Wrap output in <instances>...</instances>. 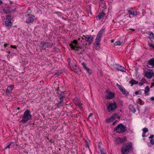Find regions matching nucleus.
Returning <instances> with one entry per match:
<instances>
[{"mask_svg":"<svg viewBox=\"0 0 154 154\" xmlns=\"http://www.w3.org/2000/svg\"><path fill=\"white\" fill-rule=\"evenodd\" d=\"M132 150V143L128 142L124 143L121 149V152L122 154H128Z\"/></svg>","mask_w":154,"mask_h":154,"instance_id":"obj_1","label":"nucleus"},{"mask_svg":"<svg viewBox=\"0 0 154 154\" xmlns=\"http://www.w3.org/2000/svg\"><path fill=\"white\" fill-rule=\"evenodd\" d=\"M13 17L11 14H8L6 16V18L5 25L7 28L9 30L12 27L13 22Z\"/></svg>","mask_w":154,"mask_h":154,"instance_id":"obj_2","label":"nucleus"},{"mask_svg":"<svg viewBox=\"0 0 154 154\" xmlns=\"http://www.w3.org/2000/svg\"><path fill=\"white\" fill-rule=\"evenodd\" d=\"M32 118V116L30 111L28 109H26L24 112L22 119L20 120V122L23 123H25L31 119Z\"/></svg>","mask_w":154,"mask_h":154,"instance_id":"obj_3","label":"nucleus"},{"mask_svg":"<svg viewBox=\"0 0 154 154\" xmlns=\"http://www.w3.org/2000/svg\"><path fill=\"white\" fill-rule=\"evenodd\" d=\"M127 130L126 127H125L122 123L119 124L114 129L115 131H116L117 132L121 133H124Z\"/></svg>","mask_w":154,"mask_h":154,"instance_id":"obj_4","label":"nucleus"},{"mask_svg":"<svg viewBox=\"0 0 154 154\" xmlns=\"http://www.w3.org/2000/svg\"><path fill=\"white\" fill-rule=\"evenodd\" d=\"M53 45L54 44L52 43L42 42L40 43L39 47L41 50H45L47 48H52Z\"/></svg>","mask_w":154,"mask_h":154,"instance_id":"obj_5","label":"nucleus"},{"mask_svg":"<svg viewBox=\"0 0 154 154\" xmlns=\"http://www.w3.org/2000/svg\"><path fill=\"white\" fill-rule=\"evenodd\" d=\"M113 101V103L109 104L107 106V109L109 112H112L114 111L117 107L116 103L114 100Z\"/></svg>","mask_w":154,"mask_h":154,"instance_id":"obj_6","label":"nucleus"},{"mask_svg":"<svg viewBox=\"0 0 154 154\" xmlns=\"http://www.w3.org/2000/svg\"><path fill=\"white\" fill-rule=\"evenodd\" d=\"M79 44L77 40H73V41L71 42L69 45L73 50H75L76 51L79 50V48H81L78 47Z\"/></svg>","mask_w":154,"mask_h":154,"instance_id":"obj_7","label":"nucleus"},{"mask_svg":"<svg viewBox=\"0 0 154 154\" xmlns=\"http://www.w3.org/2000/svg\"><path fill=\"white\" fill-rule=\"evenodd\" d=\"M102 36L97 35V37L95 39V41L94 43L95 49L96 50L100 48V42L101 41Z\"/></svg>","mask_w":154,"mask_h":154,"instance_id":"obj_8","label":"nucleus"},{"mask_svg":"<svg viewBox=\"0 0 154 154\" xmlns=\"http://www.w3.org/2000/svg\"><path fill=\"white\" fill-rule=\"evenodd\" d=\"M83 36L84 37L85 41L88 42L89 44H91L93 42L94 37L92 35H83Z\"/></svg>","mask_w":154,"mask_h":154,"instance_id":"obj_9","label":"nucleus"},{"mask_svg":"<svg viewBox=\"0 0 154 154\" xmlns=\"http://www.w3.org/2000/svg\"><path fill=\"white\" fill-rule=\"evenodd\" d=\"M116 86L123 94L126 96H128V92L125 91V88L123 87L122 86L120 85L117 83L116 84Z\"/></svg>","mask_w":154,"mask_h":154,"instance_id":"obj_10","label":"nucleus"},{"mask_svg":"<svg viewBox=\"0 0 154 154\" xmlns=\"http://www.w3.org/2000/svg\"><path fill=\"white\" fill-rule=\"evenodd\" d=\"M107 95L106 96V99H112L115 97V94L112 92H110L109 91H106Z\"/></svg>","mask_w":154,"mask_h":154,"instance_id":"obj_11","label":"nucleus"},{"mask_svg":"<svg viewBox=\"0 0 154 154\" xmlns=\"http://www.w3.org/2000/svg\"><path fill=\"white\" fill-rule=\"evenodd\" d=\"M71 69L72 71L76 73L79 75H80L81 73V70L80 69L79 67L77 66L76 65L72 67Z\"/></svg>","mask_w":154,"mask_h":154,"instance_id":"obj_12","label":"nucleus"},{"mask_svg":"<svg viewBox=\"0 0 154 154\" xmlns=\"http://www.w3.org/2000/svg\"><path fill=\"white\" fill-rule=\"evenodd\" d=\"M144 73L145 76L148 79H151L154 76V73L153 72L147 71H145Z\"/></svg>","mask_w":154,"mask_h":154,"instance_id":"obj_13","label":"nucleus"},{"mask_svg":"<svg viewBox=\"0 0 154 154\" xmlns=\"http://www.w3.org/2000/svg\"><path fill=\"white\" fill-rule=\"evenodd\" d=\"M146 66L148 68H151V67L148 66V65H151L152 66V68H153L154 67V58H152L149 60H148Z\"/></svg>","mask_w":154,"mask_h":154,"instance_id":"obj_14","label":"nucleus"},{"mask_svg":"<svg viewBox=\"0 0 154 154\" xmlns=\"http://www.w3.org/2000/svg\"><path fill=\"white\" fill-rule=\"evenodd\" d=\"M28 16L25 22L27 23H30L33 22L34 21L33 18L32 17L30 16V14H28Z\"/></svg>","mask_w":154,"mask_h":154,"instance_id":"obj_15","label":"nucleus"},{"mask_svg":"<svg viewBox=\"0 0 154 154\" xmlns=\"http://www.w3.org/2000/svg\"><path fill=\"white\" fill-rule=\"evenodd\" d=\"M105 14L103 12H100L98 14V15L96 17V19L97 20H99L102 19L105 16Z\"/></svg>","mask_w":154,"mask_h":154,"instance_id":"obj_16","label":"nucleus"},{"mask_svg":"<svg viewBox=\"0 0 154 154\" xmlns=\"http://www.w3.org/2000/svg\"><path fill=\"white\" fill-rule=\"evenodd\" d=\"M116 68L117 70L122 72H125L126 71V69L121 65H117V67H116Z\"/></svg>","mask_w":154,"mask_h":154,"instance_id":"obj_17","label":"nucleus"},{"mask_svg":"<svg viewBox=\"0 0 154 154\" xmlns=\"http://www.w3.org/2000/svg\"><path fill=\"white\" fill-rule=\"evenodd\" d=\"M82 65L83 66V69L85 70H86L88 73L89 75H90L92 72L91 70L86 66L85 64L84 63H82Z\"/></svg>","mask_w":154,"mask_h":154,"instance_id":"obj_18","label":"nucleus"},{"mask_svg":"<svg viewBox=\"0 0 154 154\" xmlns=\"http://www.w3.org/2000/svg\"><path fill=\"white\" fill-rule=\"evenodd\" d=\"M117 143L118 144H121L125 141V138L122 137H118L116 140Z\"/></svg>","mask_w":154,"mask_h":154,"instance_id":"obj_19","label":"nucleus"},{"mask_svg":"<svg viewBox=\"0 0 154 154\" xmlns=\"http://www.w3.org/2000/svg\"><path fill=\"white\" fill-rule=\"evenodd\" d=\"M127 11L128 13L132 15L133 16H136L138 15L137 11H134L133 10H128Z\"/></svg>","mask_w":154,"mask_h":154,"instance_id":"obj_20","label":"nucleus"},{"mask_svg":"<svg viewBox=\"0 0 154 154\" xmlns=\"http://www.w3.org/2000/svg\"><path fill=\"white\" fill-rule=\"evenodd\" d=\"M14 85H11L8 86L6 89V92L8 94H10L11 93V91L14 88Z\"/></svg>","mask_w":154,"mask_h":154,"instance_id":"obj_21","label":"nucleus"},{"mask_svg":"<svg viewBox=\"0 0 154 154\" xmlns=\"http://www.w3.org/2000/svg\"><path fill=\"white\" fill-rule=\"evenodd\" d=\"M59 101H58V103L56 104L57 105L56 108H60L63 106V100H61L59 99Z\"/></svg>","mask_w":154,"mask_h":154,"instance_id":"obj_22","label":"nucleus"},{"mask_svg":"<svg viewBox=\"0 0 154 154\" xmlns=\"http://www.w3.org/2000/svg\"><path fill=\"white\" fill-rule=\"evenodd\" d=\"M65 94L64 92H60V93L59 96V99L63 100V99L65 97Z\"/></svg>","mask_w":154,"mask_h":154,"instance_id":"obj_23","label":"nucleus"},{"mask_svg":"<svg viewBox=\"0 0 154 154\" xmlns=\"http://www.w3.org/2000/svg\"><path fill=\"white\" fill-rule=\"evenodd\" d=\"M129 108L130 110L132 112L134 113L136 112V110L133 105H130Z\"/></svg>","mask_w":154,"mask_h":154,"instance_id":"obj_24","label":"nucleus"},{"mask_svg":"<svg viewBox=\"0 0 154 154\" xmlns=\"http://www.w3.org/2000/svg\"><path fill=\"white\" fill-rule=\"evenodd\" d=\"M3 11L4 12V13L6 14H8L11 11L10 10L9 8L6 7L4 8V9H3Z\"/></svg>","mask_w":154,"mask_h":154,"instance_id":"obj_25","label":"nucleus"},{"mask_svg":"<svg viewBox=\"0 0 154 154\" xmlns=\"http://www.w3.org/2000/svg\"><path fill=\"white\" fill-rule=\"evenodd\" d=\"M123 43L122 41L120 40H118L115 42L114 45L116 46L121 45Z\"/></svg>","mask_w":154,"mask_h":154,"instance_id":"obj_26","label":"nucleus"},{"mask_svg":"<svg viewBox=\"0 0 154 154\" xmlns=\"http://www.w3.org/2000/svg\"><path fill=\"white\" fill-rule=\"evenodd\" d=\"M85 146L86 149H87L88 151L89 152V153L91 152V151L89 149V145L88 143V142L87 141H86Z\"/></svg>","mask_w":154,"mask_h":154,"instance_id":"obj_27","label":"nucleus"},{"mask_svg":"<svg viewBox=\"0 0 154 154\" xmlns=\"http://www.w3.org/2000/svg\"><path fill=\"white\" fill-rule=\"evenodd\" d=\"M130 83L132 85H134L137 84L139 83V82H138L135 81L134 79H132Z\"/></svg>","mask_w":154,"mask_h":154,"instance_id":"obj_28","label":"nucleus"},{"mask_svg":"<svg viewBox=\"0 0 154 154\" xmlns=\"http://www.w3.org/2000/svg\"><path fill=\"white\" fill-rule=\"evenodd\" d=\"M98 148L100 150V152L101 154H106V152L104 151V149L101 148L100 145L98 146Z\"/></svg>","mask_w":154,"mask_h":154,"instance_id":"obj_29","label":"nucleus"},{"mask_svg":"<svg viewBox=\"0 0 154 154\" xmlns=\"http://www.w3.org/2000/svg\"><path fill=\"white\" fill-rule=\"evenodd\" d=\"M145 79L144 78H143L141 80V82H140L139 85L140 86H141L143 85L145 83Z\"/></svg>","mask_w":154,"mask_h":154,"instance_id":"obj_30","label":"nucleus"},{"mask_svg":"<svg viewBox=\"0 0 154 154\" xmlns=\"http://www.w3.org/2000/svg\"><path fill=\"white\" fill-rule=\"evenodd\" d=\"M149 38L150 40L153 39L154 38V34L152 32H150V33L149 34Z\"/></svg>","mask_w":154,"mask_h":154,"instance_id":"obj_31","label":"nucleus"},{"mask_svg":"<svg viewBox=\"0 0 154 154\" xmlns=\"http://www.w3.org/2000/svg\"><path fill=\"white\" fill-rule=\"evenodd\" d=\"M149 91V88L148 86H146L145 88V93L146 95H148L147 93Z\"/></svg>","mask_w":154,"mask_h":154,"instance_id":"obj_32","label":"nucleus"},{"mask_svg":"<svg viewBox=\"0 0 154 154\" xmlns=\"http://www.w3.org/2000/svg\"><path fill=\"white\" fill-rule=\"evenodd\" d=\"M76 65L75 64V63H74V61H73V62H71V63H70L69 65L70 67V68H72V67H73L74 66Z\"/></svg>","mask_w":154,"mask_h":154,"instance_id":"obj_33","label":"nucleus"},{"mask_svg":"<svg viewBox=\"0 0 154 154\" xmlns=\"http://www.w3.org/2000/svg\"><path fill=\"white\" fill-rule=\"evenodd\" d=\"M103 32V29H101L98 33L97 35L100 36L102 35V34Z\"/></svg>","mask_w":154,"mask_h":154,"instance_id":"obj_34","label":"nucleus"},{"mask_svg":"<svg viewBox=\"0 0 154 154\" xmlns=\"http://www.w3.org/2000/svg\"><path fill=\"white\" fill-rule=\"evenodd\" d=\"M148 45L152 49H154V45L152 43H148Z\"/></svg>","mask_w":154,"mask_h":154,"instance_id":"obj_35","label":"nucleus"},{"mask_svg":"<svg viewBox=\"0 0 154 154\" xmlns=\"http://www.w3.org/2000/svg\"><path fill=\"white\" fill-rule=\"evenodd\" d=\"M116 117V115H113L111 116L110 118L112 121L114 120Z\"/></svg>","mask_w":154,"mask_h":154,"instance_id":"obj_36","label":"nucleus"},{"mask_svg":"<svg viewBox=\"0 0 154 154\" xmlns=\"http://www.w3.org/2000/svg\"><path fill=\"white\" fill-rule=\"evenodd\" d=\"M143 132L146 133L148 131V129L147 128H144L143 129Z\"/></svg>","mask_w":154,"mask_h":154,"instance_id":"obj_37","label":"nucleus"},{"mask_svg":"<svg viewBox=\"0 0 154 154\" xmlns=\"http://www.w3.org/2000/svg\"><path fill=\"white\" fill-rule=\"evenodd\" d=\"M111 121H112L110 118H109L107 119H106V123H109V122H110Z\"/></svg>","mask_w":154,"mask_h":154,"instance_id":"obj_38","label":"nucleus"},{"mask_svg":"<svg viewBox=\"0 0 154 154\" xmlns=\"http://www.w3.org/2000/svg\"><path fill=\"white\" fill-rule=\"evenodd\" d=\"M67 61L69 64L70 63H71V62H73V61H71L70 58L67 59Z\"/></svg>","mask_w":154,"mask_h":154,"instance_id":"obj_39","label":"nucleus"},{"mask_svg":"<svg viewBox=\"0 0 154 154\" xmlns=\"http://www.w3.org/2000/svg\"><path fill=\"white\" fill-rule=\"evenodd\" d=\"M58 88H59L58 87V89L56 90V92L58 94H59V95L61 91L58 90Z\"/></svg>","mask_w":154,"mask_h":154,"instance_id":"obj_40","label":"nucleus"},{"mask_svg":"<svg viewBox=\"0 0 154 154\" xmlns=\"http://www.w3.org/2000/svg\"><path fill=\"white\" fill-rule=\"evenodd\" d=\"M141 92L140 91H135V94H136L137 95V94H141Z\"/></svg>","mask_w":154,"mask_h":154,"instance_id":"obj_41","label":"nucleus"},{"mask_svg":"<svg viewBox=\"0 0 154 154\" xmlns=\"http://www.w3.org/2000/svg\"><path fill=\"white\" fill-rule=\"evenodd\" d=\"M150 143L152 145L154 144V140L153 139H152L150 140Z\"/></svg>","mask_w":154,"mask_h":154,"instance_id":"obj_42","label":"nucleus"},{"mask_svg":"<svg viewBox=\"0 0 154 154\" xmlns=\"http://www.w3.org/2000/svg\"><path fill=\"white\" fill-rule=\"evenodd\" d=\"M12 143H13V142H12ZM11 143L10 144H9L8 145V146H6L5 147V149H9V148H10V145H11Z\"/></svg>","mask_w":154,"mask_h":154,"instance_id":"obj_43","label":"nucleus"},{"mask_svg":"<svg viewBox=\"0 0 154 154\" xmlns=\"http://www.w3.org/2000/svg\"><path fill=\"white\" fill-rule=\"evenodd\" d=\"M153 137H154V135H153V134H152V135H151L150 136V137H149V139H152V138Z\"/></svg>","mask_w":154,"mask_h":154,"instance_id":"obj_44","label":"nucleus"},{"mask_svg":"<svg viewBox=\"0 0 154 154\" xmlns=\"http://www.w3.org/2000/svg\"><path fill=\"white\" fill-rule=\"evenodd\" d=\"M10 46H11V47L12 48H15V49L17 48V47L15 45H11Z\"/></svg>","mask_w":154,"mask_h":154,"instance_id":"obj_45","label":"nucleus"},{"mask_svg":"<svg viewBox=\"0 0 154 154\" xmlns=\"http://www.w3.org/2000/svg\"><path fill=\"white\" fill-rule=\"evenodd\" d=\"M154 86V82H152L150 88H153Z\"/></svg>","mask_w":154,"mask_h":154,"instance_id":"obj_46","label":"nucleus"},{"mask_svg":"<svg viewBox=\"0 0 154 154\" xmlns=\"http://www.w3.org/2000/svg\"><path fill=\"white\" fill-rule=\"evenodd\" d=\"M93 113H90L89 115L88 116V118H90L92 115H93Z\"/></svg>","mask_w":154,"mask_h":154,"instance_id":"obj_47","label":"nucleus"},{"mask_svg":"<svg viewBox=\"0 0 154 154\" xmlns=\"http://www.w3.org/2000/svg\"><path fill=\"white\" fill-rule=\"evenodd\" d=\"M150 99L152 101H154V97H151L150 98Z\"/></svg>","mask_w":154,"mask_h":154,"instance_id":"obj_48","label":"nucleus"},{"mask_svg":"<svg viewBox=\"0 0 154 154\" xmlns=\"http://www.w3.org/2000/svg\"><path fill=\"white\" fill-rule=\"evenodd\" d=\"M145 133H146L143 132L142 134V136L143 137H145Z\"/></svg>","mask_w":154,"mask_h":154,"instance_id":"obj_49","label":"nucleus"},{"mask_svg":"<svg viewBox=\"0 0 154 154\" xmlns=\"http://www.w3.org/2000/svg\"><path fill=\"white\" fill-rule=\"evenodd\" d=\"M130 10H133L134 11V9L133 8H130Z\"/></svg>","mask_w":154,"mask_h":154,"instance_id":"obj_50","label":"nucleus"},{"mask_svg":"<svg viewBox=\"0 0 154 154\" xmlns=\"http://www.w3.org/2000/svg\"><path fill=\"white\" fill-rule=\"evenodd\" d=\"M116 123V122H114L113 123H112V125H114Z\"/></svg>","mask_w":154,"mask_h":154,"instance_id":"obj_51","label":"nucleus"},{"mask_svg":"<svg viewBox=\"0 0 154 154\" xmlns=\"http://www.w3.org/2000/svg\"><path fill=\"white\" fill-rule=\"evenodd\" d=\"M2 3V2L1 0H0V5H1Z\"/></svg>","mask_w":154,"mask_h":154,"instance_id":"obj_52","label":"nucleus"},{"mask_svg":"<svg viewBox=\"0 0 154 154\" xmlns=\"http://www.w3.org/2000/svg\"><path fill=\"white\" fill-rule=\"evenodd\" d=\"M7 44H5L4 45V46L5 47H6L7 46Z\"/></svg>","mask_w":154,"mask_h":154,"instance_id":"obj_53","label":"nucleus"},{"mask_svg":"<svg viewBox=\"0 0 154 154\" xmlns=\"http://www.w3.org/2000/svg\"><path fill=\"white\" fill-rule=\"evenodd\" d=\"M17 109L18 110H19V109H20V107H18V108H17Z\"/></svg>","mask_w":154,"mask_h":154,"instance_id":"obj_54","label":"nucleus"},{"mask_svg":"<svg viewBox=\"0 0 154 154\" xmlns=\"http://www.w3.org/2000/svg\"><path fill=\"white\" fill-rule=\"evenodd\" d=\"M82 39H83V40L84 39V37H82Z\"/></svg>","mask_w":154,"mask_h":154,"instance_id":"obj_55","label":"nucleus"},{"mask_svg":"<svg viewBox=\"0 0 154 154\" xmlns=\"http://www.w3.org/2000/svg\"><path fill=\"white\" fill-rule=\"evenodd\" d=\"M118 119H119V118H120V117H119V116H118Z\"/></svg>","mask_w":154,"mask_h":154,"instance_id":"obj_56","label":"nucleus"},{"mask_svg":"<svg viewBox=\"0 0 154 154\" xmlns=\"http://www.w3.org/2000/svg\"><path fill=\"white\" fill-rule=\"evenodd\" d=\"M80 38H79L78 39V40L79 41L80 40Z\"/></svg>","mask_w":154,"mask_h":154,"instance_id":"obj_57","label":"nucleus"},{"mask_svg":"<svg viewBox=\"0 0 154 154\" xmlns=\"http://www.w3.org/2000/svg\"><path fill=\"white\" fill-rule=\"evenodd\" d=\"M101 1H103L104 0H100Z\"/></svg>","mask_w":154,"mask_h":154,"instance_id":"obj_58","label":"nucleus"},{"mask_svg":"<svg viewBox=\"0 0 154 154\" xmlns=\"http://www.w3.org/2000/svg\"><path fill=\"white\" fill-rule=\"evenodd\" d=\"M139 99L140 100H141V99H140V98H139Z\"/></svg>","mask_w":154,"mask_h":154,"instance_id":"obj_59","label":"nucleus"},{"mask_svg":"<svg viewBox=\"0 0 154 154\" xmlns=\"http://www.w3.org/2000/svg\"><path fill=\"white\" fill-rule=\"evenodd\" d=\"M133 30H134V29H132Z\"/></svg>","mask_w":154,"mask_h":154,"instance_id":"obj_60","label":"nucleus"},{"mask_svg":"<svg viewBox=\"0 0 154 154\" xmlns=\"http://www.w3.org/2000/svg\"><path fill=\"white\" fill-rule=\"evenodd\" d=\"M26 153H28V152H26Z\"/></svg>","mask_w":154,"mask_h":154,"instance_id":"obj_61","label":"nucleus"}]
</instances>
